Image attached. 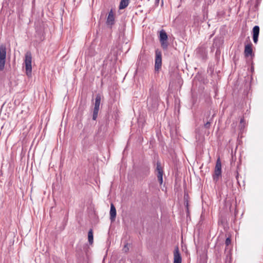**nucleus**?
I'll return each instance as SVG.
<instances>
[{"label":"nucleus","instance_id":"obj_3","mask_svg":"<svg viewBox=\"0 0 263 263\" xmlns=\"http://www.w3.org/2000/svg\"><path fill=\"white\" fill-rule=\"evenodd\" d=\"M221 175V163L220 158H218L215 167L214 174L213 176L214 181L217 182Z\"/></svg>","mask_w":263,"mask_h":263},{"label":"nucleus","instance_id":"obj_17","mask_svg":"<svg viewBox=\"0 0 263 263\" xmlns=\"http://www.w3.org/2000/svg\"><path fill=\"white\" fill-rule=\"evenodd\" d=\"M211 125V122L210 121H208L206 123L204 124V127L206 128H209Z\"/></svg>","mask_w":263,"mask_h":263},{"label":"nucleus","instance_id":"obj_2","mask_svg":"<svg viewBox=\"0 0 263 263\" xmlns=\"http://www.w3.org/2000/svg\"><path fill=\"white\" fill-rule=\"evenodd\" d=\"M6 59V47L4 44L0 45V70L4 69Z\"/></svg>","mask_w":263,"mask_h":263},{"label":"nucleus","instance_id":"obj_7","mask_svg":"<svg viewBox=\"0 0 263 263\" xmlns=\"http://www.w3.org/2000/svg\"><path fill=\"white\" fill-rule=\"evenodd\" d=\"M106 23L107 25L110 27L115 24V15L112 9L110 10L108 13Z\"/></svg>","mask_w":263,"mask_h":263},{"label":"nucleus","instance_id":"obj_5","mask_svg":"<svg viewBox=\"0 0 263 263\" xmlns=\"http://www.w3.org/2000/svg\"><path fill=\"white\" fill-rule=\"evenodd\" d=\"M162 66V55L161 53L158 50L156 51V58L155 63V69L156 71H159Z\"/></svg>","mask_w":263,"mask_h":263},{"label":"nucleus","instance_id":"obj_15","mask_svg":"<svg viewBox=\"0 0 263 263\" xmlns=\"http://www.w3.org/2000/svg\"><path fill=\"white\" fill-rule=\"evenodd\" d=\"M99 107H94L93 110L92 119L96 120L98 117Z\"/></svg>","mask_w":263,"mask_h":263},{"label":"nucleus","instance_id":"obj_18","mask_svg":"<svg viewBox=\"0 0 263 263\" xmlns=\"http://www.w3.org/2000/svg\"><path fill=\"white\" fill-rule=\"evenodd\" d=\"M123 250L125 252H126L128 251V248L127 247V244L125 245L123 249Z\"/></svg>","mask_w":263,"mask_h":263},{"label":"nucleus","instance_id":"obj_1","mask_svg":"<svg viewBox=\"0 0 263 263\" xmlns=\"http://www.w3.org/2000/svg\"><path fill=\"white\" fill-rule=\"evenodd\" d=\"M24 63L26 73L28 77H30L32 74V55L30 51H27L26 53Z\"/></svg>","mask_w":263,"mask_h":263},{"label":"nucleus","instance_id":"obj_16","mask_svg":"<svg viewBox=\"0 0 263 263\" xmlns=\"http://www.w3.org/2000/svg\"><path fill=\"white\" fill-rule=\"evenodd\" d=\"M231 241V239H230V238H227L226 239V242H225L226 245L227 246H229V245L230 244Z\"/></svg>","mask_w":263,"mask_h":263},{"label":"nucleus","instance_id":"obj_19","mask_svg":"<svg viewBox=\"0 0 263 263\" xmlns=\"http://www.w3.org/2000/svg\"><path fill=\"white\" fill-rule=\"evenodd\" d=\"M159 1H160V0H155V3H156V4L158 5V4H159Z\"/></svg>","mask_w":263,"mask_h":263},{"label":"nucleus","instance_id":"obj_6","mask_svg":"<svg viewBox=\"0 0 263 263\" xmlns=\"http://www.w3.org/2000/svg\"><path fill=\"white\" fill-rule=\"evenodd\" d=\"M157 167H156V171L157 172V178L158 180L160 183V184H162L163 182V171L162 170V168L161 166V163L159 161H157Z\"/></svg>","mask_w":263,"mask_h":263},{"label":"nucleus","instance_id":"obj_12","mask_svg":"<svg viewBox=\"0 0 263 263\" xmlns=\"http://www.w3.org/2000/svg\"><path fill=\"white\" fill-rule=\"evenodd\" d=\"M130 0H121L119 5V9H123L127 7L129 4Z\"/></svg>","mask_w":263,"mask_h":263},{"label":"nucleus","instance_id":"obj_10","mask_svg":"<svg viewBox=\"0 0 263 263\" xmlns=\"http://www.w3.org/2000/svg\"><path fill=\"white\" fill-rule=\"evenodd\" d=\"M259 34V27L258 26H255L253 28V40L255 44L257 43Z\"/></svg>","mask_w":263,"mask_h":263},{"label":"nucleus","instance_id":"obj_8","mask_svg":"<svg viewBox=\"0 0 263 263\" xmlns=\"http://www.w3.org/2000/svg\"><path fill=\"white\" fill-rule=\"evenodd\" d=\"M182 258L179 253V249L176 247L174 252V263H181Z\"/></svg>","mask_w":263,"mask_h":263},{"label":"nucleus","instance_id":"obj_4","mask_svg":"<svg viewBox=\"0 0 263 263\" xmlns=\"http://www.w3.org/2000/svg\"><path fill=\"white\" fill-rule=\"evenodd\" d=\"M167 35L164 30H161L160 32L159 40L161 47L163 49H166L168 47Z\"/></svg>","mask_w":263,"mask_h":263},{"label":"nucleus","instance_id":"obj_11","mask_svg":"<svg viewBox=\"0 0 263 263\" xmlns=\"http://www.w3.org/2000/svg\"><path fill=\"white\" fill-rule=\"evenodd\" d=\"M116 216V210L113 204H111L110 210V219L111 221L115 220Z\"/></svg>","mask_w":263,"mask_h":263},{"label":"nucleus","instance_id":"obj_9","mask_svg":"<svg viewBox=\"0 0 263 263\" xmlns=\"http://www.w3.org/2000/svg\"><path fill=\"white\" fill-rule=\"evenodd\" d=\"M244 54L246 57L252 56L253 54L252 44L251 43L245 45Z\"/></svg>","mask_w":263,"mask_h":263},{"label":"nucleus","instance_id":"obj_13","mask_svg":"<svg viewBox=\"0 0 263 263\" xmlns=\"http://www.w3.org/2000/svg\"><path fill=\"white\" fill-rule=\"evenodd\" d=\"M101 96L99 95H97L95 99V107H99L101 103Z\"/></svg>","mask_w":263,"mask_h":263},{"label":"nucleus","instance_id":"obj_14","mask_svg":"<svg viewBox=\"0 0 263 263\" xmlns=\"http://www.w3.org/2000/svg\"><path fill=\"white\" fill-rule=\"evenodd\" d=\"M88 240L90 244H92L93 243V232L92 230L90 229L88 233Z\"/></svg>","mask_w":263,"mask_h":263}]
</instances>
